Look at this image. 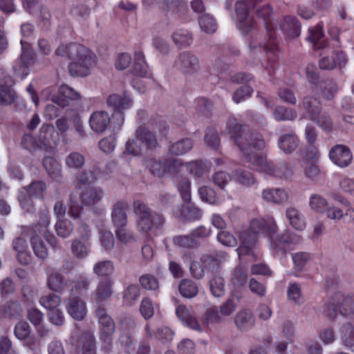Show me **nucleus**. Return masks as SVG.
<instances>
[{
    "label": "nucleus",
    "mask_w": 354,
    "mask_h": 354,
    "mask_svg": "<svg viewBox=\"0 0 354 354\" xmlns=\"http://www.w3.org/2000/svg\"><path fill=\"white\" fill-rule=\"evenodd\" d=\"M128 207V203L124 201H118L113 205L111 212V220L113 225L116 228L119 227H127V209Z\"/></svg>",
    "instance_id": "nucleus-25"
},
{
    "label": "nucleus",
    "mask_w": 354,
    "mask_h": 354,
    "mask_svg": "<svg viewBox=\"0 0 354 354\" xmlns=\"http://www.w3.org/2000/svg\"><path fill=\"white\" fill-rule=\"evenodd\" d=\"M174 245L183 248H196L199 245L198 239L190 233L187 235H178L173 238Z\"/></svg>",
    "instance_id": "nucleus-44"
},
{
    "label": "nucleus",
    "mask_w": 354,
    "mask_h": 354,
    "mask_svg": "<svg viewBox=\"0 0 354 354\" xmlns=\"http://www.w3.org/2000/svg\"><path fill=\"white\" fill-rule=\"evenodd\" d=\"M277 223L271 216L252 219L250 223L249 229L239 233L241 244L237 248L239 255L252 254L257 235L261 234L265 237L270 238L277 233Z\"/></svg>",
    "instance_id": "nucleus-5"
},
{
    "label": "nucleus",
    "mask_w": 354,
    "mask_h": 354,
    "mask_svg": "<svg viewBox=\"0 0 354 354\" xmlns=\"http://www.w3.org/2000/svg\"><path fill=\"white\" fill-rule=\"evenodd\" d=\"M342 339L346 347L354 346V326L351 323L343 326Z\"/></svg>",
    "instance_id": "nucleus-61"
},
{
    "label": "nucleus",
    "mask_w": 354,
    "mask_h": 354,
    "mask_svg": "<svg viewBox=\"0 0 354 354\" xmlns=\"http://www.w3.org/2000/svg\"><path fill=\"white\" fill-rule=\"evenodd\" d=\"M299 142V138L295 133H286L280 136L278 146L286 153H290L296 149Z\"/></svg>",
    "instance_id": "nucleus-34"
},
{
    "label": "nucleus",
    "mask_w": 354,
    "mask_h": 354,
    "mask_svg": "<svg viewBox=\"0 0 354 354\" xmlns=\"http://www.w3.org/2000/svg\"><path fill=\"white\" fill-rule=\"evenodd\" d=\"M55 230L58 236L66 238L72 233L73 230V225L69 220H59L55 225Z\"/></svg>",
    "instance_id": "nucleus-56"
},
{
    "label": "nucleus",
    "mask_w": 354,
    "mask_h": 354,
    "mask_svg": "<svg viewBox=\"0 0 354 354\" xmlns=\"http://www.w3.org/2000/svg\"><path fill=\"white\" fill-rule=\"evenodd\" d=\"M15 84L10 75L0 80V105H10L16 98V93L12 86Z\"/></svg>",
    "instance_id": "nucleus-20"
},
{
    "label": "nucleus",
    "mask_w": 354,
    "mask_h": 354,
    "mask_svg": "<svg viewBox=\"0 0 354 354\" xmlns=\"http://www.w3.org/2000/svg\"><path fill=\"white\" fill-rule=\"evenodd\" d=\"M106 103L113 112L111 118L104 111H95L89 118L90 127L97 133L104 132L109 125L113 132H118L124 122V111L132 106L133 100L129 95L114 93L109 96Z\"/></svg>",
    "instance_id": "nucleus-3"
},
{
    "label": "nucleus",
    "mask_w": 354,
    "mask_h": 354,
    "mask_svg": "<svg viewBox=\"0 0 354 354\" xmlns=\"http://www.w3.org/2000/svg\"><path fill=\"white\" fill-rule=\"evenodd\" d=\"M198 24L201 30L207 33H213L217 29V24L215 19L207 13L199 16Z\"/></svg>",
    "instance_id": "nucleus-46"
},
{
    "label": "nucleus",
    "mask_w": 354,
    "mask_h": 354,
    "mask_svg": "<svg viewBox=\"0 0 354 354\" xmlns=\"http://www.w3.org/2000/svg\"><path fill=\"white\" fill-rule=\"evenodd\" d=\"M115 233L117 239L121 243L127 244L136 241L133 232L127 230L126 227H117L115 230Z\"/></svg>",
    "instance_id": "nucleus-58"
},
{
    "label": "nucleus",
    "mask_w": 354,
    "mask_h": 354,
    "mask_svg": "<svg viewBox=\"0 0 354 354\" xmlns=\"http://www.w3.org/2000/svg\"><path fill=\"white\" fill-rule=\"evenodd\" d=\"M330 304L339 308V313L346 316L354 313V295L330 289Z\"/></svg>",
    "instance_id": "nucleus-14"
},
{
    "label": "nucleus",
    "mask_w": 354,
    "mask_h": 354,
    "mask_svg": "<svg viewBox=\"0 0 354 354\" xmlns=\"http://www.w3.org/2000/svg\"><path fill=\"white\" fill-rule=\"evenodd\" d=\"M96 315L99 323L100 339L104 342L106 348L109 349L115 331V322L104 308H98Z\"/></svg>",
    "instance_id": "nucleus-12"
},
{
    "label": "nucleus",
    "mask_w": 354,
    "mask_h": 354,
    "mask_svg": "<svg viewBox=\"0 0 354 354\" xmlns=\"http://www.w3.org/2000/svg\"><path fill=\"white\" fill-rule=\"evenodd\" d=\"M234 322L239 330L245 333L254 327L256 319L250 310L244 308L236 313L234 317Z\"/></svg>",
    "instance_id": "nucleus-19"
},
{
    "label": "nucleus",
    "mask_w": 354,
    "mask_h": 354,
    "mask_svg": "<svg viewBox=\"0 0 354 354\" xmlns=\"http://www.w3.org/2000/svg\"><path fill=\"white\" fill-rule=\"evenodd\" d=\"M292 258L295 269L297 271H301L310 260L311 254L306 252H299L293 254Z\"/></svg>",
    "instance_id": "nucleus-57"
},
{
    "label": "nucleus",
    "mask_w": 354,
    "mask_h": 354,
    "mask_svg": "<svg viewBox=\"0 0 354 354\" xmlns=\"http://www.w3.org/2000/svg\"><path fill=\"white\" fill-rule=\"evenodd\" d=\"M171 37L178 48L189 46L193 41L192 34L187 30H178L174 32Z\"/></svg>",
    "instance_id": "nucleus-38"
},
{
    "label": "nucleus",
    "mask_w": 354,
    "mask_h": 354,
    "mask_svg": "<svg viewBox=\"0 0 354 354\" xmlns=\"http://www.w3.org/2000/svg\"><path fill=\"white\" fill-rule=\"evenodd\" d=\"M338 90L337 83L331 78H323L318 84L317 88L313 90L314 92L320 93L326 100H331L334 97Z\"/></svg>",
    "instance_id": "nucleus-30"
},
{
    "label": "nucleus",
    "mask_w": 354,
    "mask_h": 354,
    "mask_svg": "<svg viewBox=\"0 0 354 354\" xmlns=\"http://www.w3.org/2000/svg\"><path fill=\"white\" fill-rule=\"evenodd\" d=\"M185 166L189 170V174L195 177L203 176L207 169V166L201 160L186 162Z\"/></svg>",
    "instance_id": "nucleus-49"
},
{
    "label": "nucleus",
    "mask_w": 354,
    "mask_h": 354,
    "mask_svg": "<svg viewBox=\"0 0 354 354\" xmlns=\"http://www.w3.org/2000/svg\"><path fill=\"white\" fill-rule=\"evenodd\" d=\"M21 308L17 301H9L0 307V317L4 318H17L21 312Z\"/></svg>",
    "instance_id": "nucleus-40"
},
{
    "label": "nucleus",
    "mask_w": 354,
    "mask_h": 354,
    "mask_svg": "<svg viewBox=\"0 0 354 354\" xmlns=\"http://www.w3.org/2000/svg\"><path fill=\"white\" fill-rule=\"evenodd\" d=\"M302 103L305 110L303 118L316 122L325 131L332 130L331 118L326 113L322 111L321 102L317 97L306 96Z\"/></svg>",
    "instance_id": "nucleus-7"
},
{
    "label": "nucleus",
    "mask_w": 354,
    "mask_h": 354,
    "mask_svg": "<svg viewBox=\"0 0 354 354\" xmlns=\"http://www.w3.org/2000/svg\"><path fill=\"white\" fill-rule=\"evenodd\" d=\"M263 198L274 203H282L288 199V196L282 189H268L263 192Z\"/></svg>",
    "instance_id": "nucleus-37"
},
{
    "label": "nucleus",
    "mask_w": 354,
    "mask_h": 354,
    "mask_svg": "<svg viewBox=\"0 0 354 354\" xmlns=\"http://www.w3.org/2000/svg\"><path fill=\"white\" fill-rule=\"evenodd\" d=\"M205 143L212 149H216L220 145V138L216 129L208 127L205 136Z\"/></svg>",
    "instance_id": "nucleus-59"
},
{
    "label": "nucleus",
    "mask_w": 354,
    "mask_h": 354,
    "mask_svg": "<svg viewBox=\"0 0 354 354\" xmlns=\"http://www.w3.org/2000/svg\"><path fill=\"white\" fill-rule=\"evenodd\" d=\"M230 77L233 82L238 84H246L253 80L254 78L252 74L247 73H237L233 75L230 74ZM252 93L253 88L248 84H244L234 92L232 100L235 103L238 104L245 98L250 97Z\"/></svg>",
    "instance_id": "nucleus-13"
},
{
    "label": "nucleus",
    "mask_w": 354,
    "mask_h": 354,
    "mask_svg": "<svg viewBox=\"0 0 354 354\" xmlns=\"http://www.w3.org/2000/svg\"><path fill=\"white\" fill-rule=\"evenodd\" d=\"M279 28L288 37L295 38L299 36L301 25L297 19L293 16H286Z\"/></svg>",
    "instance_id": "nucleus-29"
},
{
    "label": "nucleus",
    "mask_w": 354,
    "mask_h": 354,
    "mask_svg": "<svg viewBox=\"0 0 354 354\" xmlns=\"http://www.w3.org/2000/svg\"><path fill=\"white\" fill-rule=\"evenodd\" d=\"M310 208L317 212L324 213L328 206L327 201L319 194H312L309 198Z\"/></svg>",
    "instance_id": "nucleus-48"
},
{
    "label": "nucleus",
    "mask_w": 354,
    "mask_h": 354,
    "mask_svg": "<svg viewBox=\"0 0 354 354\" xmlns=\"http://www.w3.org/2000/svg\"><path fill=\"white\" fill-rule=\"evenodd\" d=\"M66 164L70 168L80 169L84 164V157L80 153L72 152L66 157Z\"/></svg>",
    "instance_id": "nucleus-62"
},
{
    "label": "nucleus",
    "mask_w": 354,
    "mask_h": 354,
    "mask_svg": "<svg viewBox=\"0 0 354 354\" xmlns=\"http://www.w3.org/2000/svg\"><path fill=\"white\" fill-rule=\"evenodd\" d=\"M348 62V57L344 51L334 50L331 56H322L319 59V66L322 70L332 71L342 69Z\"/></svg>",
    "instance_id": "nucleus-16"
},
{
    "label": "nucleus",
    "mask_w": 354,
    "mask_h": 354,
    "mask_svg": "<svg viewBox=\"0 0 354 354\" xmlns=\"http://www.w3.org/2000/svg\"><path fill=\"white\" fill-rule=\"evenodd\" d=\"M306 77L308 82L312 85V89L316 90L318 84L322 80L319 76V71L315 64H308L306 67Z\"/></svg>",
    "instance_id": "nucleus-53"
},
{
    "label": "nucleus",
    "mask_w": 354,
    "mask_h": 354,
    "mask_svg": "<svg viewBox=\"0 0 354 354\" xmlns=\"http://www.w3.org/2000/svg\"><path fill=\"white\" fill-rule=\"evenodd\" d=\"M286 214L293 228L298 231H302L305 229V218L298 209L294 207L288 208Z\"/></svg>",
    "instance_id": "nucleus-35"
},
{
    "label": "nucleus",
    "mask_w": 354,
    "mask_h": 354,
    "mask_svg": "<svg viewBox=\"0 0 354 354\" xmlns=\"http://www.w3.org/2000/svg\"><path fill=\"white\" fill-rule=\"evenodd\" d=\"M39 140L41 149L51 152L59 141V136L52 124H44L39 130Z\"/></svg>",
    "instance_id": "nucleus-15"
},
{
    "label": "nucleus",
    "mask_w": 354,
    "mask_h": 354,
    "mask_svg": "<svg viewBox=\"0 0 354 354\" xmlns=\"http://www.w3.org/2000/svg\"><path fill=\"white\" fill-rule=\"evenodd\" d=\"M232 298L227 299L222 305L218 307L221 315L223 318L225 317L230 316L237 308V303L233 300L234 297H236L237 300L239 299L240 294L238 290H234L231 294Z\"/></svg>",
    "instance_id": "nucleus-42"
},
{
    "label": "nucleus",
    "mask_w": 354,
    "mask_h": 354,
    "mask_svg": "<svg viewBox=\"0 0 354 354\" xmlns=\"http://www.w3.org/2000/svg\"><path fill=\"white\" fill-rule=\"evenodd\" d=\"M179 66L183 73L192 74L200 68L198 57L190 51H184L178 57Z\"/></svg>",
    "instance_id": "nucleus-21"
},
{
    "label": "nucleus",
    "mask_w": 354,
    "mask_h": 354,
    "mask_svg": "<svg viewBox=\"0 0 354 354\" xmlns=\"http://www.w3.org/2000/svg\"><path fill=\"white\" fill-rule=\"evenodd\" d=\"M158 8L162 11L171 12L178 18H183L188 12L187 3L183 0H160L157 2Z\"/></svg>",
    "instance_id": "nucleus-23"
},
{
    "label": "nucleus",
    "mask_w": 354,
    "mask_h": 354,
    "mask_svg": "<svg viewBox=\"0 0 354 354\" xmlns=\"http://www.w3.org/2000/svg\"><path fill=\"white\" fill-rule=\"evenodd\" d=\"M234 176L241 185L250 187L256 183L253 174L246 170L239 169L234 171Z\"/></svg>",
    "instance_id": "nucleus-52"
},
{
    "label": "nucleus",
    "mask_w": 354,
    "mask_h": 354,
    "mask_svg": "<svg viewBox=\"0 0 354 354\" xmlns=\"http://www.w3.org/2000/svg\"><path fill=\"white\" fill-rule=\"evenodd\" d=\"M227 131L243 152L245 161L256 167L257 170L281 179L291 176L292 171L286 162L274 163L266 160L261 154L265 146L264 140L252 138V134L245 131V126L238 123L236 120H230L227 122Z\"/></svg>",
    "instance_id": "nucleus-2"
},
{
    "label": "nucleus",
    "mask_w": 354,
    "mask_h": 354,
    "mask_svg": "<svg viewBox=\"0 0 354 354\" xmlns=\"http://www.w3.org/2000/svg\"><path fill=\"white\" fill-rule=\"evenodd\" d=\"M59 95L53 97V102L62 107L67 106L69 100H77L81 99V95L72 87L62 84L59 87Z\"/></svg>",
    "instance_id": "nucleus-24"
},
{
    "label": "nucleus",
    "mask_w": 354,
    "mask_h": 354,
    "mask_svg": "<svg viewBox=\"0 0 354 354\" xmlns=\"http://www.w3.org/2000/svg\"><path fill=\"white\" fill-rule=\"evenodd\" d=\"M183 162L174 158H166L156 159L154 158L148 159L146 162V167L154 176L162 177L165 176H175L177 174Z\"/></svg>",
    "instance_id": "nucleus-10"
},
{
    "label": "nucleus",
    "mask_w": 354,
    "mask_h": 354,
    "mask_svg": "<svg viewBox=\"0 0 354 354\" xmlns=\"http://www.w3.org/2000/svg\"><path fill=\"white\" fill-rule=\"evenodd\" d=\"M43 165L49 176L55 182L62 183L63 176L62 167L58 162L52 157H45Z\"/></svg>",
    "instance_id": "nucleus-32"
},
{
    "label": "nucleus",
    "mask_w": 354,
    "mask_h": 354,
    "mask_svg": "<svg viewBox=\"0 0 354 354\" xmlns=\"http://www.w3.org/2000/svg\"><path fill=\"white\" fill-rule=\"evenodd\" d=\"M176 313L178 319L187 327L198 332H201L203 328L196 318L185 306H178L176 309Z\"/></svg>",
    "instance_id": "nucleus-27"
},
{
    "label": "nucleus",
    "mask_w": 354,
    "mask_h": 354,
    "mask_svg": "<svg viewBox=\"0 0 354 354\" xmlns=\"http://www.w3.org/2000/svg\"><path fill=\"white\" fill-rule=\"evenodd\" d=\"M274 235L268 238L270 239V247L275 252L285 254L288 250H291L292 247L301 243V236L286 230L283 232L278 234L275 238Z\"/></svg>",
    "instance_id": "nucleus-11"
},
{
    "label": "nucleus",
    "mask_w": 354,
    "mask_h": 354,
    "mask_svg": "<svg viewBox=\"0 0 354 354\" xmlns=\"http://www.w3.org/2000/svg\"><path fill=\"white\" fill-rule=\"evenodd\" d=\"M26 233L30 238V245L35 257L41 261L46 259L48 257V250L41 234H36L34 230Z\"/></svg>",
    "instance_id": "nucleus-22"
},
{
    "label": "nucleus",
    "mask_w": 354,
    "mask_h": 354,
    "mask_svg": "<svg viewBox=\"0 0 354 354\" xmlns=\"http://www.w3.org/2000/svg\"><path fill=\"white\" fill-rule=\"evenodd\" d=\"M212 107V102L205 97H198L195 100V109L198 115L210 116Z\"/></svg>",
    "instance_id": "nucleus-47"
},
{
    "label": "nucleus",
    "mask_w": 354,
    "mask_h": 354,
    "mask_svg": "<svg viewBox=\"0 0 354 354\" xmlns=\"http://www.w3.org/2000/svg\"><path fill=\"white\" fill-rule=\"evenodd\" d=\"M329 158L335 165L344 168L351 164L353 154L347 146L336 145L330 150Z\"/></svg>",
    "instance_id": "nucleus-17"
},
{
    "label": "nucleus",
    "mask_w": 354,
    "mask_h": 354,
    "mask_svg": "<svg viewBox=\"0 0 354 354\" xmlns=\"http://www.w3.org/2000/svg\"><path fill=\"white\" fill-rule=\"evenodd\" d=\"M57 56L75 59L68 65V72L73 77H86L96 64V56L88 48L79 43L61 44L55 50Z\"/></svg>",
    "instance_id": "nucleus-4"
},
{
    "label": "nucleus",
    "mask_w": 354,
    "mask_h": 354,
    "mask_svg": "<svg viewBox=\"0 0 354 354\" xmlns=\"http://www.w3.org/2000/svg\"><path fill=\"white\" fill-rule=\"evenodd\" d=\"M176 187L183 201L189 203L191 201V182L187 177H181L176 183Z\"/></svg>",
    "instance_id": "nucleus-45"
},
{
    "label": "nucleus",
    "mask_w": 354,
    "mask_h": 354,
    "mask_svg": "<svg viewBox=\"0 0 354 354\" xmlns=\"http://www.w3.org/2000/svg\"><path fill=\"white\" fill-rule=\"evenodd\" d=\"M21 145L25 149L29 151H35L37 149H41L39 140H37L30 133H25L23 136Z\"/></svg>",
    "instance_id": "nucleus-60"
},
{
    "label": "nucleus",
    "mask_w": 354,
    "mask_h": 354,
    "mask_svg": "<svg viewBox=\"0 0 354 354\" xmlns=\"http://www.w3.org/2000/svg\"><path fill=\"white\" fill-rule=\"evenodd\" d=\"M97 179V174L93 171H83L77 177V183L76 188L77 189H82V185H88L94 183Z\"/></svg>",
    "instance_id": "nucleus-55"
},
{
    "label": "nucleus",
    "mask_w": 354,
    "mask_h": 354,
    "mask_svg": "<svg viewBox=\"0 0 354 354\" xmlns=\"http://www.w3.org/2000/svg\"><path fill=\"white\" fill-rule=\"evenodd\" d=\"M73 290V289L71 290ZM66 309L68 314L75 319L82 320L86 315L85 302L76 293L71 291L68 299Z\"/></svg>",
    "instance_id": "nucleus-18"
},
{
    "label": "nucleus",
    "mask_w": 354,
    "mask_h": 354,
    "mask_svg": "<svg viewBox=\"0 0 354 354\" xmlns=\"http://www.w3.org/2000/svg\"><path fill=\"white\" fill-rule=\"evenodd\" d=\"M134 212L137 216L136 225L139 232L146 234L148 239L162 232L165 218L162 214L151 209L141 201L133 203Z\"/></svg>",
    "instance_id": "nucleus-6"
},
{
    "label": "nucleus",
    "mask_w": 354,
    "mask_h": 354,
    "mask_svg": "<svg viewBox=\"0 0 354 354\" xmlns=\"http://www.w3.org/2000/svg\"><path fill=\"white\" fill-rule=\"evenodd\" d=\"M27 194L38 199H44L47 186L43 180H33L30 184L24 187Z\"/></svg>",
    "instance_id": "nucleus-36"
},
{
    "label": "nucleus",
    "mask_w": 354,
    "mask_h": 354,
    "mask_svg": "<svg viewBox=\"0 0 354 354\" xmlns=\"http://www.w3.org/2000/svg\"><path fill=\"white\" fill-rule=\"evenodd\" d=\"M114 270V266L111 261H102L95 264L93 267L94 272L100 277H106L104 283H101L97 288H111L113 281L108 278L112 274Z\"/></svg>",
    "instance_id": "nucleus-26"
},
{
    "label": "nucleus",
    "mask_w": 354,
    "mask_h": 354,
    "mask_svg": "<svg viewBox=\"0 0 354 354\" xmlns=\"http://www.w3.org/2000/svg\"><path fill=\"white\" fill-rule=\"evenodd\" d=\"M193 147L191 138H183L175 142H170L168 146L169 153L174 156H182L189 152Z\"/></svg>",
    "instance_id": "nucleus-33"
},
{
    "label": "nucleus",
    "mask_w": 354,
    "mask_h": 354,
    "mask_svg": "<svg viewBox=\"0 0 354 354\" xmlns=\"http://www.w3.org/2000/svg\"><path fill=\"white\" fill-rule=\"evenodd\" d=\"M201 261L203 267L209 270H217L219 268L220 260L216 254H203Z\"/></svg>",
    "instance_id": "nucleus-54"
},
{
    "label": "nucleus",
    "mask_w": 354,
    "mask_h": 354,
    "mask_svg": "<svg viewBox=\"0 0 354 354\" xmlns=\"http://www.w3.org/2000/svg\"><path fill=\"white\" fill-rule=\"evenodd\" d=\"M50 224V215L46 211H41L39 213V221L37 224H34L27 227L26 232H30L34 230L36 234H41L48 230V227Z\"/></svg>",
    "instance_id": "nucleus-41"
},
{
    "label": "nucleus",
    "mask_w": 354,
    "mask_h": 354,
    "mask_svg": "<svg viewBox=\"0 0 354 354\" xmlns=\"http://www.w3.org/2000/svg\"><path fill=\"white\" fill-rule=\"evenodd\" d=\"M103 196V191L100 187H88L80 192V200L82 205L86 206L93 205L100 201Z\"/></svg>",
    "instance_id": "nucleus-28"
},
{
    "label": "nucleus",
    "mask_w": 354,
    "mask_h": 354,
    "mask_svg": "<svg viewBox=\"0 0 354 354\" xmlns=\"http://www.w3.org/2000/svg\"><path fill=\"white\" fill-rule=\"evenodd\" d=\"M131 73L134 77L131 81V85L140 93H143L147 90L145 82L142 78H151V73L146 62L145 57L142 51L134 52V59Z\"/></svg>",
    "instance_id": "nucleus-9"
},
{
    "label": "nucleus",
    "mask_w": 354,
    "mask_h": 354,
    "mask_svg": "<svg viewBox=\"0 0 354 354\" xmlns=\"http://www.w3.org/2000/svg\"><path fill=\"white\" fill-rule=\"evenodd\" d=\"M309 32L308 40L313 44L315 48L324 49L328 46V41L325 38L322 25L318 24L315 28H310Z\"/></svg>",
    "instance_id": "nucleus-31"
},
{
    "label": "nucleus",
    "mask_w": 354,
    "mask_h": 354,
    "mask_svg": "<svg viewBox=\"0 0 354 354\" xmlns=\"http://www.w3.org/2000/svg\"><path fill=\"white\" fill-rule=\"evenodd\" d=\"M99 148L105 153L113 152L116 145V137L109 136L101 139L98 143Z\"/></svg>",
    "instance_id": "nucleus-64"
},
{
    "label": "nucleus",
    "mask_w": 354,
    "mask_h": 354,
    "mask_svg": "<svg viewBox=\"0 0 354 354\" xmlns=\"http://www.w3.org/2000/svg\"><path fill=\"white\" fill-rule=\"evenodd\" d=\"M223 321L218 307L209 308L204 315L203 322L207 324L220 323Z\"/></svg>",
    "instance_id": "nucleus-63"
},
{
    "label": "nucleus",
    "mask_w": 354,
    "mask_h": 354,
    "mask_svg": "<svg viewBox=\"0 0 354 354\" xmlns=\"http://www.w3.org/2000/svg\"><path fill=\"white\" fill-rule=\"evenodd\" d=\"M273 115L278 122L294 120L297 117V113L293 109L277 106L273 111Z\"/></svg>",
    "instance_id": "nucleus-43"
},
{
    "label": "nucleus",
    "mask_w": 354,
    "mask_h": 354,
    "mask_svg": "<svg viewBox=\"0 0 354 354\" xmlns=\"http://www.w3.org/2000/svg\"><path fill=\"white\" fill-rule=\"evenodd\" d=\"M136 140H128L124 153L133 156L142 153V148L137 143L139 141L147 150H153L158 146L156 135L147 127L140 126L136 131Z\"/></svg>",
    "instance_id": "nucleus-8"
},
{
    "label": "nucleus",
    "mask_w": 354,
    "mask_h": 354,
    "mask_svg": "<svg viewBox=\"0 0 354 354\" xmlns=\"http://www.w3.org/2000/svg\"><path fill=\"white\" fill-rule=\"evenodd\" d=\"M261 0H240L235 4V12L238 19L237 26L244 35L251 32L249 46L250 55L257 53H263L267 57L265 66L270 76L274 74L278 68L279 48L276 35L277 24L272 19V8L269 4L257 8V17L264 22L268 39L264 41L254 28L253 17L250 15L252 10L257 8Z\"/></svg>",
    "instance_id": "nucleus-1"
},
{
    "label": "nucleus",
    "mask_w": 354,
    "mask_h": 354,
    "mask_svg": "<svg viewBox=\"0 0 354 354\" xmlns=\"http://www.w3.org/2000/svg\"><path fill=\"white\" fill-rule=\"evenodd\" d=\"M67 285V281L63 274L53 271L48 275L47 288H64Z\"/></svg>",
    "instance_id": "nucleus-51"
},
{
    "label": "nucleus",
    "mask_w": 354,
    "mask_h": 354,
    "mask_svg": "<svg viewBox=\"0 0 354 354\" xmlns=\"http://www.w3.org/2000/svg\"><path fill=\"white\" fill-rule=\"evenodd\" d=\"M39 303L45 308L53 310L57 309L56 308L60 304L61 299L55 293H49L42 296L39 299Z\"/></svg>",
    "instance_id": "nucleus-50"
},
{
    "label": "nucleus",
    "mask_w": 354,
    "mask_h": 354,
    "mask_svg": "<svg viewBox=\"0 0 354 354\" xmlns=\"http://www.w3.org/2000/svg\"><path fill=\"white\" fill-rule=\"evenodd\" d=\"M179 216L181 219L185 221H198L202 216V212L200 208L193 204H189L181 207Z\"/></svg>",
    "instance_id": "nucleus-39"
}]
</instances>
